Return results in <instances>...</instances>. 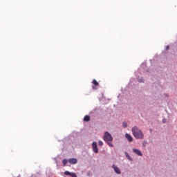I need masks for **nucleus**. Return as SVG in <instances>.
Segmentation results:
<instances>
[{
  "label": "nucleus",
  "instance_id": "1",
  "mask_svg": "<svg viewBox=\"0 0 177 177\" xmlns=\"http://www.w3.org/2000/svg\"><path fill=\"white\" fill-rule=\"evenodd\" d=\"M132 133L134 137L137 139H143L144 138V133L143 132L138 129L137 127H134L132 129Z\"/></svg>",
  "mask_w": 177,
  "mask_h": 177
},
{
  "label": "nucleus",
  "instance_id": "2",
  "mask_svg": "<svg viewBox=\"0 0 177 177\" xmlns=\"http://www.w3.org/2000/svg\"><path fill=\"white\" fill-rule=\"evenodd\" d=\"M103 139L104 141H106L108 143L109 147H113V145L111 143L113 138L112 136L108 131L105 132Z\"/></svg>",
  "mask_w": 177,
  "mask_h": 177
},
{
  "label": "nucleus",
  "instance_id": "3",
  "mask_svg": "<svg viewBox=\"0 0 177 177\" xmlns=\"http://www.w3.org/2000/svg\"><path fill=\"white\" fill-rule=\"evenodd\" d=\"M92 147H93V151L97 153L99 152L98 148H97V145L96 142H93L92 144Z\"/></svg>",
  "mask_w": 177,
  "mask_h": 177
},
{
  "label": "nucleus",
  "instance_id": "4",
  "mask_svg": "<svg viewBox=\"0 0 177 177\" xmlns=\"http://www.w3.org/2000/svg\"><path fill=\"white\" fill-rule=\"evenodd\" d=\"M92 83L93 84V86H92L93 89L97 90V87L99 86V83L95 80H93Z\"/></svg>",
  "mask_w": 177,
  "mask_h": 177
},
{
  "label": "nucleus",
  "instance_id": "5",
  "mask_svg": "<svg viewBox=\"0 0 177 177\" xmlns=\"http://www.w3.org/2000/svg\"><path fill=\"white\" fill-rule=\"evenodd\" d=\"M68 162L71 164H76L77 163V160L76 158H70L68 160Z\"/></svg>",
  "mask_w": 177,
  "mask_h": 177
},
{
  "label": "nucleus",
  "instance_id": "6",
  "mask_svg": "<svg viewBox=\"0 0 177 177\" xmlns=\"http://www.w3.org/2000/svg\"><path fill=\"white\" fill-rule=\"evenodd\" d=\"M113 168L114 169L115 171L118 174H120L121 171L120 170V169L115 166V165H113Z\"/></svg>",
  "mask_w": 177,
  "mask_h": 177
},
{
  "label": "nucleus",
  "instance_id": "7",
  "mask_svg": "<svg viewBox=\"0 0 177 177\" xmlns=\"http://www.w3.org/2000/svg\"><path fill=\"white\" fill-rule=\"evenodd\" d=\"M125 137L129 140V142H131L133 141V137L131 135H129V133H127L125 135Z\"/></svg>",
  "mask_w": 177,
  "mask_h": 177
},
{
  "label": "nucleus",
  "instance_id": "8",
  "mask_svg": "<svg viewBox=\"0 0 177 177\" xmlns=\"http://www.w3.org/2000/svg\"><path fill=\"white\" fill-rule=\"evenodd\" d=\"M133 151L134 153H136L138 156H142V152L139 149H133Z\"/></svg>",
  "mask_w": 177,
  "mask_h": 177
},
{
  "label": "nucleus",
  "instance_id": "9",
  "mask_svg": "<svg viewBox=\"0 0 177 177\" xmlns=\"http://www.w3.org/2000/svg\"><path fill=\"white\" fill-rule=\"evenodd\" d=\"M84 120L86 122H88L90 120V116L89 115H86L84 118Z\"/></svg>",
  "mask_w": 177,
  "mask_h": 177
},
{
  "label": "nucleus",
  "instance_id": "10",
  "mask_svg": "<svg viewBox=\"0 0 177 177\" xmlns=\"http://www.w3.org/2000/svg\"><path fill=\"white\" fill-rule=\"evenodd\" d=\"M126 156L127 158L129 160H132L131 157L129 155V153H126Z\"/></svg>",
  "mask_w": 177,
  "mask_h": 177
},
{
  "label": "nucleus",
  "instance_id": "11",
  "mask_svg": "<svg viewBox=\"0 0 177 177\" xmlns=\"http://www.w3.org/2000/svg\"><path fill=\"white\" fill-rule=\"evenodd\" d=\"M68 162V160H67L66 159H64V160H63V164H64V165L65 166V165L67 164Z\"/></svg>",
  "mask_w": 177,
  "mask_h": 177
},
{
  "label": "nucleus",
  "instance_id": "12",
  "mask_svg": "<svg viewBox=\"0 0 177 177\" xmlns=\"http://www.w3.org/2000/svg\"><path fill=\"white\" fill-rule=\"evenodd\" d=\"M122 126L124 128H127V123L126 122H124L122 124Z\"/></svg>",
  "mask_w": 177,
  "mask_h": 177
},
{
  "label": "nucleus",
  "instance_id": "13",
  "mask_svg": "<svg viewBox=\"0 0 177 177\" xmlns=\"http://www.w3.org/2000/svg\"><path fill=\"white\" fill-rule=\"evenodd\" d=\"M64 174H65L66 175H67V176H71V173L69 172L68 171H66L64 172Z\"/></svg>",
  "mask_w": 177,
  "mask_h": 177
},
{
  "label": "nucleus",
  "instance_id": "14",
  "mask_svg": "<svg viewBox=\"0 0 177 177\" xmlns=\"http://www.w3.org/2000/svg\"><path fill=\"white\" fill-rule=\"evenodd\" d=\"M71 176L72 177H77V175L75 173H71Z\"/></svg>",
  "mask_w": 177,
  "mask_h": 177
},
{
  "label": "nucleus",
  "instance_id": "15",
  "mask_svg": "<svg viewBox=\"0 0 177 177\" xmlns=\"http://www.w3.org/2000/svg\"><path fill=\"white\" fill-rule=\"evenodd\" d=\"M98 144H99L100 146H102L103 145V142L100 140Z\"/></svg>",
  "mask_w": 177,
  "mask_h": 177
},
{
  "label": "nucleus",
  "instance_id": "16",
  "mask_svg": "<svg viewBox=\"0 0 177 177\" xmlns=\"http://www.w3.org/2000/svg\"><path fill=\"white\" fill-rule=\"evenodd\" d=\"M166 121H167V120H166V119H163V120H162L163 123H165V122H166Z\"/></svg>",
  "mask_w": 177,
  "mask_h": 177
},
{
  "label": "nucleus",
  "instance_id": "17",
  "mask_svg": "<svg viewBox=\"0 0 177 177\" xmlns=\"http://www.w3.org/2000/svg\"><path fill=\"white\" fill-rule=\"evenodd\" d=\"M169 46H166V50H169Z\"/></svg>",
  "mask_w": 177,
  "mask_h": 177
},
{
  "label": "nucleus",
  "instance_id": "18",
  "mask_svg": "<svg viewBox=\"0 0 177 177\" xmlns=\"http://www.w3.org/2000/svg\"><path fill=\"white\" fill-rule=\"evenodd\" d=\"M140 82H142V81L140 80Z\"/></svg>",
  "mask_w": 177,
  "mask_h": 177
}]
</instances>
